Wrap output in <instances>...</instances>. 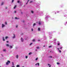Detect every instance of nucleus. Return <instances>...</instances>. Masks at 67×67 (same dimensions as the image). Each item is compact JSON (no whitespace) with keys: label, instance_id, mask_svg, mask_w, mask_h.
I'll return each instance as SVG.
<instances>
[{"label":"nucleus","instance_id":"864d4df0","mask_svg":"<svg viewBox=\"0 0 67 67\" xmlns=\"http://www.w3.org/2000/svg\"><path fill=\"white\" fill-rule=\"evenodd\" d=\"M45 46H43V47H45Z\"/></svg>","mask_w":67,"mask_h":67},{"label":"nucleus","instance_id":"7c9ffc66","mask_svg":"<svg viewBox=\"0 0 67 67\" xmlns=\"http://www.w3.org/2000/svg\"><path fill=\"white\" fill-rule=\"evenodd\" d=\"M59 53H61L62 52V51H61L60 50H59Z\"/></svg>","mask_w":67,"mask_h":67},{"label":"nucleus","instance_id":"bf43d9fd","mask_svg":"<svg viewBox=\"0 0 67 67\" xmlns=\"http://www.w3.org/2000/svg\"><path fill=\"white\" fill-rule=\"evenodd\" d=\"M0 67H1V66H0Z\"/></svg>","mask_w":67,"mask_h":67},{"label":"nucleus","instance_id":"a18cd8bd","mask_svg":"<svg viewBox=\"0 0 67 67\" xmlns=\"http://www.w3.org/2000/svg\"><path fill=\"white\" fill-rule=\"evenodd\" d=\"M20 6H21V5H22V4H20Z\"/></svg>","mask_w":67,"mask_h":67},{"label":"nucleus","instance_id":"c03bdc74","mask_svg":"<svg viewBox=\"0 0 67 67\" xmlns=\"http://www.w3.org/2000/svg\"><path fill=\"white\" fill-rule=\"evenodd\" d=\"M7 43H8L9 42V41H6Z\"/></svg>","mask_w":67,"mask_h":67},{"label":"nucleus","instance_id":"f8f14e48","mask_svg":"<svg viewBox=\"0 0 67 67\" xmlns=\"http://www.w3.org/2000/svg\"><path fill=\"white\" fill-rule=\"evenodd\" d=\"M17 2L18 3H21V2H20V1L19 0Z\"/></svg>","mask_w":67,"mask_h":67},{"label":"nucleus","instance_id":"79ce46f5","mask_svg":"<svg viewBox=\"0 0 67 67\" xmlns=\"http://www.w3.org/2000/svg\"><path fill=\"white\" fill-rule=\"evenodd\" d=\"M16 11H14V13H16Z\"/></svg>","mask_w":67,"mask_h":67},{"label":"nucleus","instance_id":"2f4dec72","mask_svg":"<svg viewBox=\"0 0 67 67\" xmlns=\"http://www.w3.org/2000/svg\"><path fill=\"white\" fill-rule=\"evenodd\" d=\"M31 12L32 13H34V12L33 11H31Z\"/></svg>","mask_w":67,"mask_h":67},{"label":"nucleus","instance_id":"6e6552de","mask_svg":"<svg viewBox=\"0 0 67 67\" xmlns=\"http://www.w3.org/2000/svg\"><path fill=\"white\" fill-rule=\"evenodd\" d=\"M16 58L17 59H18V58H19V55H16Z\"/></svg>","mask_w":67,"mask_h":67},{"label":"nucleus","instance_id":"423d86ee","mask_svg":"<svg viewBox=\"0 0 67 67\" xmlns=\"http://www.w3.org/2000/svg\"><path fill=\"white\" fill-rule=\"evenodd\" d=\"M2 39L3 41H5V39H4V37H3L2 38Z\"/></svg>","mask_w":67,"mask_h":67},{"label":"nucleus","instance_id":"a19ab883","mask_svg":"<svg viewBox=\"0 0 67 67\" xmlns=\"http://www.w3.org/2000/svg\"><path fill=\"white\" fill-rule=\"evenodd\" d=\"M14 1V0H12V2H13Z\"/></svg>","mask_w":67,"mask_h":67},{"label":"nucleus","instance_id":"f257e3e1","mask_svg":"<svg viewBox=\"0 0 67 67\" xmlns=\"http://www.w3.org/2000/svg\"><path fill=\"white\" fill-rule=\"evenodd\" d=\"M13 44L12 46L11 45H9V48L10 49H12V48H13Z\"/></svg>","mask_w":67,"mask_h":67},{"label":"nucleus","instance_id":"c85d7f7f","mask_svg":"<svg viewBox=\"0 0 67 67\" xmlns=\"http://www.w3.org/2000/svg\"><path fill=\"white\" fill-rule=\"evenodd\" d=\"M31 54H32V53L30 52L29 53V55H31Z\"/></svg>","mask_w":67,"mask_h":67},{"label":"nucleus","instance_id":"393cba45","mask_svg":"<svg viewBox=\"0 0 67 67\" xmlns=\"http://www.w3.org/2000/svg\"><path fill=\"white\" fill-rule=\"evenodd\" d=\"M33 1H31L30 2V3H33Z\"/></svg>","mask_w":67,"mask_h":67},{"label":"nucleus","instance_id":"f3484780","mask_svg":"<svg viewBox=\"0 0 67 67\" xmlns=\"http://www.w3.org/2000/svg\"><path fill=\"white\" fill-rule=\"evenodd\" d=\"M3 52H6V49H4L3 50Z\"/></svg>","mask_w":67,"mask_h":67},{"label":"nucleus","instance_id":"ddd939ff","mask_svg":"<svg viewBox=\"0 0 67 67\" xmlns=\"http://www.w3.org/2000/svg\"><path fill=\"white\" fill-rule=\"evenodd\" d=\"M38 24H39V25H41V22L40 21L39 22Z\"/></svg>","mask_w":67,"mask_h":67},{"label":"nucleus","instance_id":"39448f33","mask_svg":"<svg viewBox=\"0 0 67 67\" xmlns=\"http://www.w3.org/2000/svg\"><path fill=\"white\" fill-rule=\"evenodd\" d=\"M13 36L12 37L13 38H15V37H16L15 35V34H13Z\"/></svg>","mask_w":67,"mask_h":67},{"label":"nucleus","instance_id":"dca6fc26","mask_svg":"<svg viewBox=\"0 0 67 67\" xmlns=\"http://www.w3.org/2000/svg\"><path fill=\"white\" fill-rule=\"evenodd\" d=\"M26 1H27V2L26 3V4H27L28 3V2L29 1H30V0H26Z\"/></svg>","mask_w":67,"mask_h":67},{"label":"nucleus","instance_id":"6e6d98bb","mask_svg":"<svg viewBox=\"0 0 67 67\" xmlns=\"http://www.w3.org/2000/svg\"><path fill=\"white\" fill-rule=\"evenodd\" d=\"M51 57V58H52V57Z\"/></svg>","mask_w":67,"mask_h":67},{"label":"nucleus","instance_id":"2eb2a0df","mask_svg":"<svg viewBox=\"0 0 67 67\" xmlns=\"http://www.w3.org/2000/svg\"><path fill=\"white\" fill-rule=\"evenodd\" d=\"M20 18H18L17 17H15V19L16 20H18V19H19Z\"/></svg>","mask_w":67,"mask_h":67},{"label":"nucleus","instance_id":"f03ea898","mask_svg":"<svg viewBox=\"0 0 67 67\" xmlns=\"http://www.w3.org/2000/svg\"><path fill=\"white\" fill-rule=\"evenodd\" d=\"M10 61L9 60H8L7 62L6 63V65H9V63L10 64Z\"/></svg>","mask_w":67,"mask_h":67},{"label":"nucleus","instance_id":"4468645a","mask_svg":"<svg viewBox=\"0 0 67 67\" xmlns=\"http://www.w3.org/2000/svg\"><path fill=\"white\" fill-rule=\"evenodd\" d=\"M32 41L33 42H35V39H33L32 40Z\"/></svg>","mask_w":67,"mask_h":67},{"label":"nucleus","instance_id":"de8ad7c7","mask_svg":"<svg viewBox=\"0 0 67 67\" xmlns=\"http://www.w3.org/2000/svg\"><path fill=\"white\" fill-rule=\"evenodd\" d=\"M38 41H40V40H38Z\"/></svg>","mask_w":67,"mask_h":67},{"label":"nucleus","instance_id":"1a4fd4ad","mask_svg":"<svg viewBox=\"0 0 67 67\" xmlns=\"http://www.w3.org/2000/svg\"><path fill=\"white\" fill-rule=\"evenodd\" d=\"M35 65L36 66H37V65H38V66H40V64L39 63H37L35 64Z\"/></svg>","mask_w":67,"mask_h":67},{"label":"nucleus","instance_id":"13d9d810","mask_svg":"<svg viewBox=\"0 0 67 67\" xmlns=\"http://www.w3.org/2000/svg\"><path fill=\"white\" fill-rule=\"evenodd\" d=\"M54 40V41H55V40Z\"/></svg>","mask_w":67,"mask_h":67},{"label":"nucleus","instance_id":"f704fd0d","mask_svg":"<svg viewBox=\"0 0 67 67\" xmlns=\"http://www.w3.org/2000/svg\"><path fill=\"white\" fill-rule=\"evenodd\" d=\"M35 25H36V24H34L33 25V26H35Z\"/></svg>","mask_w":67,"mask_h":67},{"label":"nucleus","instance_id":"37998d69","mask_svg":"<svg viewBox=\"0 0 67 67\" xmlns=\"http://www.w3.org/2000/svg\"><path fill=\"white\" fill-rule=\"evenodd\" d=\"M33 29H31V31H33Z\"/></svg>","mask_w":67,"mask_h":67},{"label":"nucleus","instance_id":"09e8293b","mask_svg":"<svg viewBox=\"0 0 67 67\" xmlns=\"http://www.w3.org/2000/svg\"><path fill=\"white\" fill-rule=\"evenodd\" d=\"M49 48H50V47H51V46H49Z\"/></svg>","mask_w":67,"mask_h":67},{"label":"nucleus","instance_id":"c9c22d12","mask_svg":"<svg viewBox=\"0 0 67 67\" xmlns=\"http://www.w3.org/2000/svg\"><path fill=\"white\" fill-rule=\"evenodd\" d=\"M18 26L16 25V28H18Z\"/></svg>","mask_w":67,"mask_h":67},{"label":"nucleus","instance_id":"603ef678","mask_svg":"<svg viewBox=\"0 0 67 67\" xmlns=\"http://www.w3.org/2000/svg\"><path fill=\"white\" fill-rule=\"evenodd\" d=\"M12 67H15V66H12Z\"/></svg>","mask_w":67,"mask_h":67},{"label":"nucleus","instance_id":"20e7f679","mask_svg":"<svg viewBox=\"0 0 67 67\" xmlns=\"http://www.w3.org/2000/svg\"><path fill=\"white\" fill-rule=\"evenodd\" d=\"M5 25L4 24H2V28H3L4 27H5Z\"/></svg>","mask_w":67,"mask_h":67},{"label":"nucleus","instance_id":"a211bd4d","mask_svg":"<svg viewBox=\"0 0 67 67\" xmlns=\"http://www.w3.org/2000/svg\"><path fill=\"white\" fill-rule=\"evenodd\" d=\"M8 38H9V37L6 36L5 37V39H6V40H7V39H8Z\"/></svg>","mask_w":67,"mask_h":67},{"label":"nucleus","instance_id":"4c0bfd02","mask_svg":"<svg viewBox=\"0 0 67 67\" xmlns=\"http://www.w3.org/2000/svg\"><path fill=\"white\" fill-rule=\"evenodd\" d=\"M57 63V65H59V63Z\"/></svg>","mask_w":67,"mask_h":67},{"label":"nucleus","instance_id":"a878e982","mask_svg":"<svg viewBox=\"0 0 67 67\" xmlns=\"http://www.w3.org/2000/svg\"><path fill=\"white\" fill-rule=\"evenodd\" d=\"M16 7V5H15V7H14V9H15Z\"/></svg>","mask_w":67,"mask_h":67},{"label":"nucleus","instance_id":"0eeeda50","mask_svg":"<svg viewBox=\"0 0 67 67\" xmlns=\"http://www.w3.org/2000/svg\"><path fill=\"white\" fill-rule=\"evenodd\" d=\"M21 41L22 42H23V41H24V39H23V38H21Z\"/></svg>","mask_w":67,"mask_h":67},{"label":"nucleus","instance_id":"5fc2aeb1","mask_svg":"<svg viewBox=\"0 0 67 67\" xmlns=\"http://www.w3.org/2000/svg\"><path fill=\"white\" fill-rule=\"evenodd\" d=\"M21 67H24V66H22Z\"/></svg>","mask_w":67,"mask_h":67},{"label":"nucleus","instance_id":"6ab92c4d","mask_svg":"<svg viewBox=\"0 0 67 67\" xmlns=\"http://www.w3.org/2000/svg\"><path fill=\"white\" fill-rule=\"evenodd\" d=\"M6 46H7V47H9V46H10V45L9 44H7L6 45Z\"/></svg>","mask_w":67,"mask_h":67},{"label":"nucleus","instance_id":"473e14b6","mask_svg":"<svg viewBox=\"0 0 67 67\" xmlns=\"http://www.w3.org/2000/svg\"><path fill=\"white\" fill-rule=\"evenodd\" d=\"M16 67H20V65H17Z\"/></svg>","mask_w":67,"mask_h":67},{"label":"nucleus","instance_id":"8fccbe9b","mask_svg":"<svg viewBox=\"0 0 67 67\" xmlns=\"http://www.w3.org/2000/svg\"><path fill=\"white\" fill-rule=\"evenodd\" d=\"M21 14H22L23 13H22V12H21Z\"/></svg>","mask_w":67,"mask_h":67},{"label":"nucleus","instance_id":"c756f323","mask_svg":"<svg viewBox=\"0 0 67 67\" xmlns=\"http://www.w3.org/2000/svg\"><path fill=\"white\" fill-rule=\"evenodd\" d=\"M28 57L27 56H25V58L26 59H27Z\"/></svg>","mask_w":67,"mask_h":67},{"label":"nucleus","instance_id":"3c124183","mask_svg":"<svg viewBox=\"0 0 67 67\" xmlns=\"http://www.w3.org/2000/svg\"><path fill=\"white\" fill-rule=\"evenodd\" d=\"M35 51H37V49H36Z\"/></svg>","mask_w":67,"mask_h":67},{"label":"nucleus","instance_id":"9d476101","mask_svg":"<svg viewBox=\"0 0 67 67\" xmlns=\"http://www.w3.org/2000/svg\"><path fill=\"white\" fill-rule=\"evenodd\" d=\"M4 5V2H3L1 3V5Z\"/></svg>","mask_w":67,"mask_h":67},{"label":"nucleus","instance_id":"9b49d317","mask_svg":"<svg viewBox=\"0 0 67 67\" xmlns=\"http://www.w3.org/2000/svg\"><path fill=\"white\" fill-rule=\"evenodd\" d=\"M36 48L38 49H40V48L38 46L36 47Z\"/></svg>","mask_w":67,"mask_h":67},{"label":"nucleus","instance_id":"aec40b11","mask_svg":"<svg viewBox=\"0 0 67 67\" xmlns=\"http://www.w3.org/2000/svg\"><path fill=\"white\" fill-rule=\"evenodd\" d=\"M38 31H41V28H39L38 29Z\"/></svg>","mask_w":67,"mask_h":67},{"label":"nucleus","instance_id":"7ed1b4c3","mask_svg":"<svg viewBox=\"0 0 67 67\" xmlns=\"http://www.w3.org/2000/svg\"><path fill=\"white\" fill-rule=\"evenodd\" d=\"M24 38L25 40H27V38H28V37L27 36H24Z\"/></svg>","mask_w":67,"mask_h":67},{"label":"nucleus","instance_id":"e433bc0d","mask_svg":"<svg viewBox=\"0 0 67 67\" xmlns=\"http://www.w3.org/2000/svg\"><path fill=\"white\" fill-rule=\"evenodd\" d=\"M63 48L62 47H60V49H62Z\"/></svg>","mask_w":67,"mask_h":67},{"label":"nucleus","instance_id":"72a5a7b5","mask_svg":"<svg viewBox=\"0 0 67 67\" xmlns=\"http://www.w3.org/2000/svg\"><path fill=\"white\" fill-rule=\"evenodd\" d=\"M5 24L6 25H7V22H5Z\"/></svg>","mask_w":67,"mask_h":67},{"label":"nucleus","instance_id":"58836bf2","mask_svg":"<svg viewBox=\"0 0 67 67\" xmlns=\"http://www.w3.org/2000/svg\"><path fill=\"white\" fill-rule=\"evenodd\" d=\"M57 49H58V51H59V48H57Z\"/></svg>","mask_w":67,"mask_h":67},{"label":"nucleus","instance_id":"49530a36","mask_svg":"<svg viewBox=\"0 0 67 67\" xmlns=\"http://www.w3.org/2000/svg\"><path fill=\"white\" fill-rule=\"evenodd\" d=\"M23 23H24V21H23Z\"/></svg>","mask_w":67,"mask_h":67},{"label":"nucleus","instance_id":"cd10ccee","mask_svg":"<svg viewBox=\"0 0 67 67\" xmlns=\"http://www.w3.org/2000/svg\"><path fill=\"white\" fill-rule=\"evenodd\" d=\"M60 43H58V45L59 46V45H60Z\"/></svg>","mask_w":67,"mask_h":67},{"label":"nucleus","instance_id":"4d7b16f0","mask_svg":"<svg viewBox=\"0 0 67 67\" xmlns=\"http://www.w3.org/2000/svg\"><path fill=\"white\" fill-rule=\"evenodd\" d=\"M2 56V54H1Z\"/></svg>","mask_w":67,"mask_h":67},{"label":"nucleus","instance_id":"b1692460","mask_svg":"<svg viewBox=\"0 0 67 67\" xmlns=\"http://www.w3.org/2000/svg\"><path fill=\"white\" fill-rule=\"evenodd\" d=\"M38 60V58H37L36 59H35V60Z\"/></svg>","mask_w":67,"mask_h":67},{"label":"nucleus","instance_id":"5701e85b","mask_svg":"<svg viewBox=\"0 0 67 67\" xmlns=\"http://www.w3.org/2000/svg\"><path fill=\"white\" fill-rule=\"evenodd\" d=\"M12 65L13 66H14V63H13V62H12Z\"/></svg>","mask_w":67,"mask_h":67},{"label":"nucleus","instance_id":"4be33fe9","mask_svg":"<svg viewBox=\"0 0 67 67\" xmlns=\"http://www.w3.org/2000/svg\"><path fill=\"white\" fill-rule=\"evenodd\" d=\"M48 66H49V67H51V65H50V64H48Z\"/></svg>","mask_w":67,"mask_h":67},{"label":"nucleus","instance_id":"bb28decb","mask_svg":"<svg viewBox=\"0 0 67 67\" xmlns=\"http://www.w3.org/2000/svg\"><path fill=\"white\" fill-rule=\"evenodd\" d=\"M20 35H23V33H21V34H20Z\"/></svg>","mask_w":67,"mask_h":67},{"label":"nucleus","instance_id":"ea45409f","mask_svg":"<svg viewBox=\"0 0 67 67\" xmlns=\"http://www.w3.org/2000/svg\"><path fill=\"white\" fill-rule=\"evenodd\" d=\"M5 9H8V7H6L5 8Z\"/></svg>","mask_w":67,"mask_h":67},{"label":"nucleus","instance_id":"412c9836","mask_svg":"<svg viewBox=\"0 0 67 67\" xmlns=\"http://www.w3.org/2000/svg\"><path fill=\"white\" fill-rule=\"evenodd\" d=\"M33 44V43L32 42L29 45H30V46H31V45H32V44Z\"/></svg>","mask_w":67,"mask_h":67}]
</instances>
